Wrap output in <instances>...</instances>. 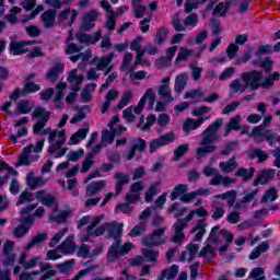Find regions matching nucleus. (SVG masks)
Listing matches in <instances>:
<instances>
[{
    "label": "nucleus",
    "mask_w": 280,
    "mask_h": 280,
    "mask_svg": "<svg viewBox=\"0 0 280 280\" xmlns=\"http://www.w3.org/2000/svg\"><path fill=\"white\" fill-rule=\"evenodd\" d=\"M106 233L108 237L114 240V243L109 246L107 252V261L108 264H113L119 259V255L122 257L128 255L130 250L133 248L132 243H125L121 245V234L124 233V223H105Z\"/></svg>",
    "instance_id": "f257e3e1"
},
{
    "label": "nucleus",
    "mask_w": 280,
    "mask_h": 280,
    "mask_svg": "<svg viewBox=\"0 0 280 280\" xmlns=\"http://www.w3.org/2000/svg\"><path fill=\"white\" fill-rule=\"evenodd\" d=\"M224 124V118H217L212 124H210L207 129L203 130V138L200 142V145L197 148V159H202L207 156V154H212L213 152H217L218 147L210 144L214 143V141L218 139V130L222 128V125Z\"/></svg>",
    "instance_id": "f03ea898"
},
{
    "label": "nucleus",
    "mask_w": 280,
    "mask_h": 280,
    "mask_svg": "<svg viewBox=\"0 0 280 280\" xmlns=\"http://www.w3.org/2000/svg\"><path fill=\"white\" fill-rule=\"evenodd\" d=\"M32 119H37L33 126V132L35 135H42L46 137V135L51 132V129H45L47 124H49V119H51V112L47 110L43 106H37L32 113Z\"/></svg>",
    "instance_id": "7ed1b4c3"
},
{
    "label": "nucleus",
    "mask_w": 280,
    "mask_h": 280,
    "mask_svg": "<svg viewBox=\"0 0 280 280\" xmlns=\"http://www.w3.org/2000/svg\"><path fill=\"white\" fill-rule=\"evenodd\" d=\"M241 78L246 89H250V91H258L261 86V79L264 78V72L259 70H252L243 72L241 74Z\"/></svg>",
    "instance_id": "20e7f679"
},
{
    "label": "nucleus",
    "mask_w": 280,
    "mask_h": 280,
    "mask_svg": "<svg viewBox=\"0 0 280 280\" xmlns=\"http://www.w3.org/2000/svg\"><path fill=\"white\" fill-rule=\"evenodd\" d=\"M252 135L254 137H258L260 139H265V141L268 143V145L270 148H275V145H277V143L280 144V136L277 135L276 132H273L270 129H266L264 131V126H256V127H254L253 130H252ZM275 141H277V143Z\"/></svg>",
    "instance_id": "39448f33"
},
{
    "label": "nucleus",
    "mask_w": 280,
    "mask_h": 280,
    "mask_svg": "<svg viewBox=\"0 0 280 280\" xmlns=\"http://www.w3.org/2000/svg\"><path fill=\"white\" fill-rule=\"evenodd\" d=\"M164 235H165V228L153 230L151 235L142 240V244L147 248H154V246H163V244H165V240L163 238Z\"/></svg>",
    "instance_id": "423d86ee"
},
{
    "label": "nucleus",
    "mask_w": 280,
    "mask_h": 280,
    "mask_svg": "<svg viewBox=\"0 0 280 280\" xmlns=\"http://www.w3.org/2000/svg\"><path fill=\"white\" fill-rule=\"evenodd\" d=\"M20 222L21 224L13 230V237L18 240L30 233V229L34 226V217H21Z\"/></svg>",
    "instance_id": "0eeeda50"
},
{
    "label": "nucleus",
    "mask_w": 280,
    "mask_h": 280,
    "mask_svg": "<svg viewBox=\"0 0 280 280\" xmlns=\"http://www.w3.org/2000/svg\"><path fill=\"white\" fill-rule=\"evenodd\" d=\"M30 45H36V40H11L9 43V51L12 56H23V54L30 52V48H25Z\"/></svg>",
    "instance_id": "6e6552de"
},
{
    "label": "nucleus",
    "mask_w": 280,
    "mask_h": 280,
    "mask_svg": "<svg viewBox=\"0 0 280 280\" xmlns=\"http://www.w3.org/2000/svg\"><path fill=\"white\" fill-rule=\"evenodd\" d=\"M175 136L174 132L165 133L156 139H153L149 144V152L152 154L159 150V148H163V145H167L174 141Z\"/></svg>",
    "instance_id": "1a4fd4ad"
},
{
    "label": "nucleus",
    "mask_w": 280,
    "mask_h": 280,
    "mask_svg": "<svg viewBox=\"0 0 280 280\" xmlns=\"http://www.w3.org/2000/svg\"><path fill=\"white\" fill-rule=\"evenodd\" d=\"M275 174H277V170L275 168H264L258 175L255 177L253 182V187H259V185H268L272 178H275Z\"/></svg>",
    "instance_id": "9d476101"
},
{
    "label": "nucleus",
    "mask_w": 280,
    "mask_h": 280,
    "mask_svg": "<svg viewBox=\"0 0 280 280\" xmlns=\"http://www.w3.org/2000/svg\"><path fill=\"white\" fill-rule=\"evenodd\" d=\"M211 119V116H202L198 119L194 118H187L186 121L183 125L184 132H191V130H198L202 124L206 121H209Z\"/></svg>",
    "instance_id": "9b49d317"
},
{
    "label": "nucleus",
    "mask_w": 280,
    "mask_h": 280,
    "mask_svg": "<svg viewBox=\"0 0 280 280\" xmlns=\"http://www.w3.org/2000/svg\"><path fill=\"white\" fill-rule=\"evenodd\" d=\"M25 97V92L23 91V88H16L10 95L9 98L11 101L5 102L2 107L1 110H3V113H7V115H12V110H10V108H12V102H18L19 97Z\"/></svg>",
    "instance_id": "f8f14e48"
},
{
    "label": "nucleus",
    "mask_w": 280,
    "mask_h": 280,
    "mask_svg": "<svg viewBox=\"0 0 280 280\" xmlns=\"http://www.w3.org/2000/svg\"><path fill=\"white\" fill-rule=\"evenodd\" d=\"M34 150V144L26 145L21 155L18 159V162L15 163V167H30L32 165V160H30V154H32V151Z\"/></svg>",
    "instance_id": "ddd939ff"
},
{
    "label": "nucleus",
    "mask_w": 280,
    "mask_h": 280,
    "mask_svg": "<svg viewBox=\"0 0 280 280\" xmlns=\"http://www.w3.org/2000/svg\"><path fill=\"white\" fill-rule=\"evenodd\" d=\"M58 15V11L56 9H48L42 13V23L44 27L50 30L56 25V16Z\"/></svg>",
    "instance_id": "4468645a"
},
{
    "label": "nucleus",
    "mask_w": 280,
    "mask_h": 280,
    "mask_svg": "<svg viewBox=\"0 0 280 280\" xmlns=\"http://www.w3.org/2000/svg\"><path fill=\"white\" fill-rule=\"evenodd\" d=\"M97 16H100V12L96 10H91L83 15L82 27L84 32H89V30H93L95 27V21H97Z\"/></svg>",
    "instance_id": "2eb2a0df"
},
{
    "label": "nucleus",
    "mask_w": 280,
    "mask_h": 280,
    "mask_svg": "<svg viewBox=\"0 0 280 280\" xmlns=\"http://www.w3.org/2000/svg\"><path fill=\"white\" fill-rule=\"evenodd\" d=\"M173 226L175 229V235L172 237V242H174V244H178V242H183V240H185L184 231L187 229V224L183 219H177Z\"/></svg>",
    "instance_id": "dca6fc26"
},
{
    "label": "nucleus",
    "mask_w": 280,
    "mask_h": 280,
    "mask_svg": "<svg viewBox=\"0 0 280 280\" xmlns=\"http://www.w3.org/2000/svg\"><path fill=\"white\" fill-rule=\"evenodd\" d=\"M35 199L38 202H42L44 207H54V205H56V197L49 194L47 195V190L45 189L37 190L35 192Z\"/></svg>",
    "instance_id": "f3484780"
},
{
    "label": "nucleus",
    "mask_w": 280,
    "mask_h": 280,
    "mask_svg": "<svg viewBox=\"0 0 280 280\" xmlns=\"http://www.w3.org/2000/svg\"><path fill=\"white\" fill-rule=\"evenodd\" d=\"M114 178L117 180L115 186L116 196H119V194L124 191V186L127 185V183H130V175L124 173H115Z\"/></svg>",
    "instance_id": "a211bd4d"
},
{
    "label": "nucleus",
    "mask_w": 280,
    "mask_h": 280,
    "mask_svg": "<svg viewBox=\"0 0 280 280\" xmlns=\"http://www.w3.org/2000/svg\"><path fill=\"white\" fill-rule=\"evenodd\" d=\"M207 219H201L197 222V224L191 229L190 233H196L192 242H200L202 237H205V233H207V230L205 229V222Z\"/></svg>",
    "instance_id": "6ab92c4d"
},
{
    "label": "nucleus",
    "mask_w": 280,
    "mask_h": 280,
    "mask_svg": "<svg viewBox=\"0 0 280 280\" xmlns=\"http://www.w3.org/2000/svg\"><path fill=\"white\" fill-rule=\"evenodd\" d=\"M178 277V265H172L168 269H163L161 271L158 280H174Z\"/></svg>",
    "instance_id": "aec40b11"
},
{
    "label": "nucleus",
    "mask_w": 280,
    "mask_h": 280,
    "mask_svg": "<svg viewBox=\"0 0 280 280\" xmlns=\"http://www.w3.org/2000/svg\"><path fill=\"white\" fill-rule=\"evenodd\" d=\"M248 159L249 161L257 159L258 163H264L268 161V153L259 148H255L248 153Z\"/></svg>",
    "instance_id": "412c9836"
},
{
    "label": "nucleus",
    "mask_w": 280,
    "mask_h": 280,
    "mask_svg": "<svg viewBox=\"0 0 280 280\" xmlns=\"http://www.w3.org/2000/svg\"><path fill=\"white\" fill-rule=\"evenodd\" d=\"M234 176L243 178L244 183H246L255 176V167H249V170L245 167H240L235 172Z\"/></svg>",
    "instance_id": "4be33fe9"
},
{
    "label": "nucleus",
    "mask_w": 280,
    "mask_h": 280,
    "mask_svg": "<svg viewBox=\"0 0 280 280\" xmlns=\"http://www.w3.org/2000/svg\"><path fill=\"white\" fill-rule=\"evenodd\" d=\"M187 184H178L171 191L170 198L171 200H180L185 194H187Z\"/></svg>",
    "instance_id": "5701e85b"
},
{
    "label": "nucleus",
    "mask_w": 280,
    "mask_h": 280,
    "mask_svg": "<svg viewBox=\"0 0 280 280\" xmlns=\"http://www.w3.org/2000/svg\"><path fill=\"white\" fill-rule=\"evenodd\" d=\"M60 73H65V65L63 63H57L52 68L49 69V71L46 74V78L49 80H58L60 78Z\"/></svg>",
    "instance_id": "b1692460"
},
{
    "label": "nucleus",
    "mask_w": 280,
    "mask_h": 280,
    "mask_svg": "<svg viewBox=\"0 0 280 280\" xmlns=\"http://www.w3.org/2000/svg\"><path fill=\"white\" fill-rule=\"evenodd\" d=\"M32 102L30 100H21L16 106V113L19 115H30L32 113Z\"/></svg>",
    "instance_id": "393cba45"
},
{
    "label": "nucleus",
    "mask_w": 280,
    "mask_h": 280,
    "mask_svg": "<svg viewBox=\"0 0 280 280\" xmlns=\"http://www.w3.org/2000/svg\"><path fill=\"white\" fill-rule=\"evenodd\" d=\"M97 89V83H89L81 92V101L83 104H89L91 102V91H95Z\"/></svg>",
    "instance_id": "a878e982"
},
{
    "label": "nucleus",
    "mask_w": 280,
    "mask_h": 280,
    "mask_svg": "<svg viewBox=\"0 0 280 280\" xmlns=\"http://www.w3.org/2000/svg\"><path fill=\"white\" fill-rule=\"evenodd\" d=\"M240 148V140H230L225 144H223L221 150L222 156H229L230 152H235Z\"/></svg>",
    "instance_id": "bb28decb"
},
{
    "label": "nucleus",
    "mask_w": 280,
    "mask_h": 280,
    "mask_svg": "<svg viewBox=\"0 0 280 280\" xmlns=\"http://www.w3.org/2000/svg\"><path fill=\"white\" fill-rule=\"evenodd\" d=\"M278 80H280V73L276 71L265 78L262 82L260 81V86L261 89H272L275 82H278Z\"/></svg>",
    "instance_id": "cd10ccee"
},
{
    "label": "nucleus",
    "mask_w": 280,
    "mask_h": 280,
    "mask_svg": "<svg viewBox=\"0 0 280 280\" xmlns=\"http://www.w3.org/2000/svg\"><path fill=\"white\" fill-rule=\"evenodd\" d=\"M218 253L215 252V248H213V246L209 244L202 247L199 252V257H202L203 259H209V261H211V259H215Z\"/></svg>",
    "instance_id": "c85d7f7f"
},
{
    "label": "nucleus",
    "mask_w": 280,
    "mask_h": 280,
    "mask_svg": "<svg viewBox=\"0 0 280 280\" xmlns=\"http://www.w3.org/2000/svg\"><path fill=\"white\" fill-rule=\"evenodd\" d=\"M88 135H89V127L79 129L70 138L72 145H78V143H80V141H83V139H86Z\"/></svg>",
    "instance_id": "c756f323"
},
{
    "label": "nucleus",
    "mask_w": 280,
    "mask_h": 280,
    "mask_svg": "<svg viewBox=\"0 0 280 280\" xmlns=\"http://www.w3.org/2000/svg\"><path fill=\"white\" fill-rule=\"evenodd\" d=\"M185 86H187V74L180 73L175 79V91L176 93H183L185 90Z\"/></svg>",
    "instance_id": "7c9ffc66"
},
{
    "label": "nucleus",
    "mask_w": 280,
    "mask_h": 280,
    "mask_svg": "<svg viewBox=\"0 0 280 280\" xmlns=\"http://www.w3.org/2000/svg\"><path fill=\"white\" fill-rule=\"evenodd\" d=\"M277 198H279V190H277V188H275V187H271L260 198V202L261 203L268 202V200H270L271 202H275V200H277Z\"/></svg>",
    "instance_id": "2f4dec72"
},
{
    "label": "nucleus",
    "mask_w": 280,
    "mask_h": 280,
    "mask_svg": "<svg viewBox=\"0 0 280 280\" xmlns=\"http://www.w3.org/2000/svg\"><path fill=\"white\" fill-rule=\"evenodd\" d=\"M159 187H161V182H155V183L151 184V186L144 194L145 202H152V198H154V196H156V192L159 191Z\"/></svg>",
    "instance_id": "473e14b6"
},
{
    "label": "nucleus",
    "mask_w": 280,
    "mask_h": 280,
    "mask_svg": "<svg viewBox=\"0 0 280 280\" xmlns=\"http://www.w3.org/2000/svg\"><path fill=\"white\" fill-rule=\"evenodd\" d=\"M47 233H38L32 237L31 242L26 245V250L34 248L36 244H43V242H47Z\"/></svg>",
    "instance_id": "72a5a7b5"
},
{
    "label": "nucleus",
    "mask_w": 280,
    "mask_h": 280,
    "mask_svg": "<svg viewBox=\"0 0 280 280\" xmlns=\"http://www.w3.org/2000/svg\"><path fill=\"white\" fill-rule=\"evenodd\" d=\"M104 187H106V182H93L86 187V194H90V196H95V194L98 192L100 189H104Z\"/></svg>",
    "instance_id": "f704fd0d"
},
{
    "label": "nucleus",
    "mask_w": 280,
    "mask_h": 280,
    "mask_svg": "<svg viewBox=\"0 0 280 280\" xmlns=\"http://www.w3.org/2000/svg\"><path fill=\"white\" fill-rule=\"evenodd\" d=\"M189 152V144L188 143H183L179 144L175 150H174V155H173V161H179L185 156L186 153Z\"/></svg>",
    "instance_id": "c9c22d12"
},
{
    "label": "nucleus",
    "mask_w": 280,
    "mask_h": 280,
    "mask_svg": "<svg viewBox=\"0 0 280 280\" xmlns=\"http://www.w3.org/2000/svg\"><path fill=\"white\" fill-rule=\"evenodd\" d=\"M58 249L61 250L63 255H71L72 253H75V244L66 240L58 246Z\"/></svg>",
    "instance_id": "e433bc0d"
},
{
    "label": "nucleus",
    "mask_w": 280,
    "mask_h": 280,
    "mask_svg": "<svg viewBox=\"0 0 280 280\" xmlns=\"http://www.w3.org/2000/svg\"><path fill=\"white\" fill-rule=\"evenodd\" d=\"M219 167H221V170L225 172V174H231V172H233V170L237 167L235 156H232L228 162H220Z\"/></svg>",
    "instance_id": "4c0bfd02"
},
{
    "label": "nucleus",
    "mask_w": 280,
    "mask_h": 280,
    "mask_svg": "<svg viewBox=\"0 0 280 280\" xmlns=\"http://www.w3.org/2000/svg\"><path fill=\"white\" fill-rule=\"evenodd\" d=\"M25 202H34V192L23 190L16 201V207H20V205H25Z\"/></svg>",
    "instance_id": "58836bf2"
},
{
    "label": "nucleus",
    "mask_w": 280,
    "mask_h": 280,
    "mask_svg": "<svg viewBox=\"0 0 280 280\" xmlns=\"http://www.w3.org/2000/svg\"><path fill=\"white\" fill-rule=\"evenodd\" d=\"M113 58H115V52L102 57L96 66L97 70L104 71V69H106V67H108L113 62Z\"/></svg>",
    "instance_id": "ea45409f"
},
{
    "label": "nucleus",
    "mask_w": 280,
    "mask_h": 280,
    "mask_svg": "<svg viewBox=\"0 0 280 280\" xmlns=\"http://www.w3.org/2000/svg\"><path fill=\"white\" fill-rule=\"evenodd\" d=\"M133 58H135V55L132 52H125V56L122 58L121 67L122 69H126L130 73H135V67L130 66V62H132Z\"/></svg>",
    "instance_id": "a19ab883"
},
{
    "label": "nucleus",
    "mask_w": 280,
    "mask_h": 280,
    "mask_svg": "<svg viewBox=\"0 0 280 280\" xmlns=\"http://www.w3.org/2000/svg\"><path fill=\"white\" fill-rule=\"evenodd\" d=\"M168 35H170V30L165 28V26L160 27L155 35V43L158 45H163V43L167 40Z\"/></svg>",
    "instance_id": "79ce46f5"
},
{
    "label": "nucleus",
    "mask_w": 280,
    "mask_h": 280,
    "mask_svg": "<svg viewBox=\"0 0 280 280\" xmlns=\"http://www.w3.org/2000/svg\"><path fill=\"white\" fill-rule=\"evenodd\" d=\"M148 231V224L143 221H140V223L132 228V230L129 232L130 237H139L141 233H145Z\"/></svg>",
    "instance_id": "37998d69"
},
{
    "label": "nucleus",
    "mask_w": 280,
    "mask_h": 280,
    "mask_svg": "<svg viewBox=\"0 0 280 280\" xmlns=\"http://www.w3.org/2000/svg\"><path fill=\"white\" fill-rule=\"evenodd\" d=\"M148 231V224L143 221H140V223L132 228V230L129 232L130 237H139L141 233H145Z\"/></svg>",
    "instance_id": "c03bdc74"
},
{
    "label": "nucleus",
    "mask_w": 280,
    "mask_h": 280,
    "mask_svg": "<svg viewBox=\"0 0 280 280\" xmlns=\"http://www.w3.org/2000/svg\"><path fill=\"white\" fill-rule=\"evenodd\" d=\"M149 248L150 249L142 250L143 258L147 261H150L151 264H155V261H158L159 259V252L152 249V247H149Z\"/></svg>",
    "instance_id": "a18cd8bd"
},
{
    "label": "nucleus",
    "mask_w": 280,
    "mask_h": 280,
    "mask_svg": "<svg viewBox=\"0 0 280 280\" xmlns=\"http://www.w3.org/2000/svg\"><path fill=\"white\" fill-rule=\"evenodd\" d=\"M270 54H273L272 45L266 44V45H260L257 48L255 56L256 58H261L262 56H270Z\"/></svg>",
    "instance_id": "49530a36"
},
{
    "label": "nucleus",
    "mask_w": 280,
    "mask_h": 280,
    "mask_svg": "<svg viewBox=\"0 0 280 280\" xmlns=\"http://www.w3.org/2000/svg\"><path fill=\"white\" fill-rule=\"evenodd\" d=\"M132 211H135V209L130 207L128 202L117 203L115 208V213H124L125 215H132Z\"/></svg>",
    "instance_id": "de8ad7c7"
},
{
    "label": "nucleus",
    "mask_w": 280,
    "mask_h": 280,
    "mask_svg": "<svg viewBox=\"0 0 280 280\" xmlns=\"http://www.w3.org/2000/svg\"><path fill=\"white\" fill-rule=\"evenodd\" d=\"M194 54L192 50L187 49L186 47H180L179 51L177 54V57L175 59V65H178L179 62H183L189 58Z\"/></svg>",
    "instance_id": "09e8293b"
},
{
    "label": "nucleus",
    "mask_w": 280,
    "mask_h": 280,
    "mask_svg": "<svg viewBox=\"0 0 280 280\" xmlns=\"http://www.w3.org/2000/svg\"><path fill=\"white\" fill-rule=\"evenodd\" d=\"M258 67L260 69H264L265 73H270L271 70L275 68V61H272L270 57H267L259 61Z\"/></svg>",
    "instance_id": "8fccbe9b"
},
{
    "label": "nucleus",
    "mask_w": 280,
    "mask_h": 280,
    "mask_svg": "<svg viewBox=\"0 0 280 280\" xmlns=\"http://www.w3.org/2000/svg\"><path fill=\"white\" fill-rule=\"evenodd\" d=\"M130 100H132V92L131 91H125L121 95L120 101L117 104V108H126L128 104H130Z\"/></svg>",
    "instance_id": "3c124183"
},
{
    "label": "nucleus",
    "mask_w": 280,
    "mask_h": 280,
    "mask_svg": "<svg viewBox=\"0 0 280 280\" xmlns=\"http://www.w3.org/2000/svg\"><path fill=\"white\" fill-rule=\"evenodd\" d=\"M230 89H231V93L233 95H235V93H244V91H246V85H242V83H240V79H235L230 83Z\"/></svg>",
    "instance_id": "603ef678"
},
{
    "label": "nucleus",
    "mask_w": 280,
    "mask_h": 280,
    "mask_svg": "<svg viewBox=\"0 0 280 280\" xmlns=\"http://www.w3.org/2000/svg\"><path fill=\"white\" fill-rule=\"evenodd\" d=\"M67 233V228H63L59 232H57L51 238L50 242L48 243L49 248H54L56 244L60 243V240L65 237V234Z\"/></svg>",
    "instance_id": "864d4df0"
},
{
    "label": "nucleus",
    "mask_w": 280,
    "mask_h": 280,
    "mask_svg": "<svg viewBox=\"0 0 280 280\" xmlns=\"http://www.w3.org/2000/svg\"><path fill=\"white\" fill-rule=\"evenodd\" d=\"M22 90L24 92V95H30V93H38V91L40 90V85L34 82H27L24 84Z\"/></svg>",
    "instance_id": "5fc2aeb1"
},
{
    "label": "nucleus",
    "mask_w": 280,
    "mask_h": 280,
    "mask_svg": "<svg viewBox=\"0 0 280 280\" xmlns=\"http://www.w3.org/2000/svg\"><path fill=\"white\" fill-rule=\"evenodd\" d=\"M188 253H189V257H188V262L191 264L192 259H196V255H198V250H200V246L194 244V243H189L186 246Z\"/></svg>",
    "instance_id": "6e6d98bb"
},
{
    "label": "nucleus",
    "mask_w": 280,
    "mask_h": 280,
    "mask_svg": "<svg viewBox=\"0 0 280 280\" xmlns=\"http://www.w3.org/2000/svg\"><path fill=\"white\" fill-rule=\"evenodd\" d=\"M21 137H27V127H22L18 130L16 135L9 136V139L13 144H16Z\"/></svg>",
    "instance_id": "4d7b16f0"
},
{
    "label": "nucleus",
    "mask_w": 280,
    "mask_h": 280,
    "mask_svg": "<svg viewBox=\"0 0 280 280\" xmlns=\"http://www.w3.org/2000/svg\"><path fill=\"white\" fill-rule=\"evenodd\" d=\"M77 39L83 45H93V35L86 33L77 34Z\"/></svg>",
    "instance_id": "13d9d810"
},
{
    "label": "nucleus",
    "mask_w": 280,
    "mask_h": 280,
    "mask_svg": "<svg viewBox=\"0 0 280 280\" xmlns=\"http://www.w3.org/2000/svg\"><path fill=\"white\" fill-rule=\"evenodd\" d=\"M114 80H117V72H112L105 82L101 85L100 91L104 93V91L108 90V88L113 84Z\"/></svg>",
    "instance_id": "bf43d9fd"
},
{
    "label": "nucleus",
    "mask_w": 280,
    "mask_h": 280,
    "mask_svg": "<svg viewBox=\"0 0 280 280\" xmlns=\"http://www.w3.org/2000/svg\"><path fill=\"white\" fill-rule=\"evenodd\" d=\"M26 58H45V52H43V48L40 46H36L28 50Z\"/></svg>",
    "instance_id": "052dcab7"
},
{
    "label": "nucleus",
    "mask_w": 280,
    "mask_h": 280,
    "mask_svg": "<svg viewBox=\"0 0 280 280\" xmlns=\"http://www.w3.org/2000/svg\"><path fill=\"white\" fill-rule=\"evenodd\" d=\"M154 209H156L155 206L147 207V208L139 214V220H140V222H148V220H149L150 217L152 215V211H154Z\"/></svg>",
    "instance_id": "680f3d73"
},
{
    "label": "nucleus",
    "mask_w": 280,
    "mask_h": 280,
    "mask_svg": "<svg viewBox=\"0 0 280 280\" xmlns=\"http://www.w3.org/2000/svg\"><path fill=\"white\" fill-rule=\"evenodd\" d=\"M101 140L104 142L107 141V143H113L115 141V132L113 129L108 131V129H105L102 131Z\"/></svg>",
    "instance_id": "e2e57ef3"
},
{
    "label": "nucleus",
    "mask_w": 280,
    "mask_h": 280,
    "mask_svg": "<svg viewBox=\"0 0 280 280\" xmlns=\"http://www.w3.org/2000/svg\"><path fill=\"white\" fill-rule=\"evenodd\" d=\"M260 277H266V271L261 267H256L250 270L248 279H259Z\"/></svg>",
    "instance_id": "0e129e2a"
},
{
    "label": "nucleus",
    "mask_w": 280,
    "mask_h": 280,
    "mask_svg": "<svg viewBox=\"0 0 280 280\" xmlns=\"http://www.w3.org/2000/svg\"><path fill=\"white\" fill-rule=\"evenodd\" d=\"M26 185L28 187H31L32 189H36V187H42L43 178H40V177H27L26 178Z\"/></svg>",
    "instance_id": "69168bd1"
},
{
    "label": "nucleus",
    "mask_w": 280,
    "mask_h": 280,
    "mask_svg": "<svg viewBox=\"0 0 280 280\" xmlns=\"http://www.w3.org/2000/svg\"><path fill=\"white\" fill-rule=\"evenodd\" d=\"M212 16H221L224 18L226 16V9H224V2H219L212 12Z\"/></svg>",
    "instance_id": "338daca9"
},
{
    "label": "nucleus",
    "mask_w": 280,
    "mask_h": 280,
    "mask_svg": "<svg viewBox=\"0 0 280 280\" xmlns=\"http://www.w3.org/2000/svg\"><path fill=\"white\" fill-rule=\"evenodd\" d=\"M184 25L190 26V27H196L198 25V14L196 13H190L185 20H184Z\"/></svg>",
    "instance_id": "774afa93"
}]
</instances>
